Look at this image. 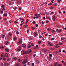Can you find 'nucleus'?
Listing matches in <instances>:
<instances>
[{
	"instance_id": "19",
	"label": "nucleus",
	"mask_w": 66,
	"mask_h": 66,
	"mask_svg": "<svg viewBox=\"0 0 66 66\" xmlns=\"http://www.w3.org/2000/svg\"><path fill=\"white\" fill-rule=\"evenodd\" d=\"M5 55L6 57H9V56H8V54H7V53L5 54Z\"/></svg>"
},
{
	"instance_id": "50",
	"label": "nucleus",
	"mask_w": 66,
	"mask_h": 66,
	"mask_svg": "<svg viewBox=\"0 0 66 66\" xmlns=\"http://www.w3.org/2000/svg\"><path fill=\"white\" fill-rule=\"evenodd\" d=\"M38 44H40V43H41V42L40 41V42H38Z\"/></svg>"
},
{
	"instance_id": "64",
	"label": "nucleus",
	"mask_w": 66,
	"mask_h": 66,
	"mask_svg": "<svg viewBox=\"0 0 66 66\" xmlns=\"http://www.w3.org/2000/svg\"><path fill=\"white\" fill-rule=\"evenodd\" d=\"M17 34H19V32L17 31Z\"/></svg>"
},
{
	"instance_id": "43",
	"label": "nucleus",
	"mask_w": 66,
	"mask_h": 66,
	"mask_svg": "<svg viewBox=\"0 0 66 66\" xmlns=\"http://www.w3.org/2000/svg\"><path fill=\"white\" fill-rule=\"evenodd\" d=\"M27 65H28L29 66L30 65V62H28L27 64Z\"/></svg>"
},
{
	"instance_id": "12",
	"label": "nucleus",
	"mask_w": 66,
	"mask_h": 66,
	"mask_svg": "<svg viewBox=\"0 0 66 66\" xmlns=\"http://www.w3.org/2000/svg\"><path fill=\"white\" fill-rule=\"evenodd\" d=\"M34 36H37V32H35L34 34Z\"/></svg>"
},
{
	"instance_id": "38",
	"label": "nucleus",
	"mask_w": 66,
	"mask_h": 66,
	"mask_svg": "<svg viewBox=\"0 0 66 66\" xmlns=\"http://www.w3.org/2000/svg\"><path fill=\"white\" fill-rule=\"evenodd\" d=\"M9 36H11L12 35V34L11 33H9Z\"/></svg>"
},
{
	"instance_id": "59",
	"label": "nucleus",
	"mask_w": 66,
	"mask_h": 66,
	"mask_svg": "<svg viewBox=\"0 0 66 66\" xmlns=\"http://www.w3.org/2000/svg\"><path fill=\"white\" fill-rule=\"evenodd\" d=\"M59 51L60 52H61L62 51V50H59Z\"/></svg>"
},
{
	"instance_id": "18",
	"label": "nucleus",
	"mask_w": 66,
	"mask_h": 66,
	"mask_svg": "<svg viewBox=\"0 0 66 66\" xmlns=\"http://www.w3.org/2000/svg\"><path fill=\"white\" fill-rule=\"evenodd\" d=\"M17 3H18V4H19V3H20V2L18 0H17Z\"/></svg>"
},
{
	"instance_id": "51",
	"label": "nucleus",
	"mask_w": 66,
	"mask_h": 66,
	"mask_svg": "<svg viewBox=\"0 0 66 66\" xmlns=\"http://www.w3.org/2000/svg\"><path fill=\"white\" fill-rule=\"evenodd\" d=\"M61 0H58V2L60 3V2H61Z\"/></svg>"
},
{
	"instance_id": "21",
	"label": "nucleus",
	"mask_w": 66,
	"mask_h": 66,
	"mask_svg": "<svg viewBox=\"0 0 66 66\" xmlns=\"http://www.w3.org/2000/svg\"><path fill=\"white\" fill-rule=\"evenodd\" d=\"M19 19L21 20H24V19L23 18H20Z\"/></svg>"
},
{
	"instance_id": "16",
	"label": "nucleus",
	"mask_w": 66,
	"mask_h": 66,
	"mask_svg": "<svg viewBox=\"0 0 66 66\" xmlns=\"http://www.w3.org/2000/svg\"><path fill=\"white\" fill-rule=\"evenodd\" d=\"M4 15L5 17H6L7 16V13H6L5 14H4Z\"/></svg>"
},
{
	"instance_id": "36",
	"label": "nucleus",
	"mask_w": 66,
	"mask_h": 66,
	"mask_svg": "<svg viewBox=\"0 0 66 66\" xmlns=\"http://www.w3.org/2000/svg\"><path fill=\"white\" fill-rule=\"evenodd\" d=\"M54 39H55V38H53L51 39V40H54Z\"/></svg>"
},
{
	"instance_id": "9",
	"label": "nucleus",
	"mask_w": 66,
	"mask_h": 66,
	"mask_svg": "<svg viewBox=\"0 0 66 66\" xmlns=\"http://www.w3.org/2000/svg\"><path fill=\"white\" fill-rule=\"evenodd\" d=\"M9 64H8L7 63H4V66H7L8 65H9Z\"/></svg>"
},
{
	"instance_id": "35",
	"label": "nucleus",
	"mask_w": 66,
	"mask_h": 66,
	"mask_svg": "<svg viewBox=\"0 0 66 66\" xmlns=\"http://www.w3.org/2000/svg\"><path fill=\"white\" fill-rule=\"evenodd\" d=\"M46 18H47L48 19H49L50 20V19L49 17H47Z\"/></svg>"
},
{
	"instance_id": "53",
	"label": "nucleus",
	"mask_w": 66,
	"mask_h": 66,
	"mask_svg": "<svg viewBox=\"0 0 66 66\" xmlns=\"http://www.w3.org/2000/svg\"><path fill=\"white\" fill-rule=\"evenodd\" d=\"M14 10H16L17 9V7H15L14 8Z\"/></svg>"
},
{
	"instance_id": "2",
	"label": "nucleus",
	"mask_w": 66,
	"mask_h": 66,
	"mask_svg": "<svg viewBox=\"0 0 66 66\" xmlns=\"http://www.w3.org/2000/svg\"><path fill=\"white\" fill-rule=\"evenodd\" d=\"M23 64H26L27 63H28V61L27 59L26 60V59H24L23 60Z\"/></svg>"
},
{
	"instance_id": "39",
	"label": "nucleus",
	"mask_w": 66,
	"mask_h": 66,
	"mask_svg": "<svg viewBox=\"0 0 66 66\" xmlns=\"http://www.w3.org/2000/svg\"><path fill=\"white\" fill-rule=\"evenodd\" d=\"M18 62H21V61L20 60V59H18Z\"/></svg>"
},
{
	"instance_id": "4",
	"label": "nucleus",
	"mask_w": 66,
	"mask_h": 66,
	"mask_svg": "<svg viewBox=\"0 0 66 66\" xmlns=\"http://www.w3.org/2000/svg\"><path fill=\"white\" fill-rule=\"evenodd\" d=\"M22 46L23 47V48H26L27 47V45H25V44H23L22 45Z\"/></svg>"
},
{
	"instance_id": "28",
	"label": "nucleus",
	"mask_w": 66,
	"mask_h": 66,
	"mask_svg": "<svg viewBox=\"0 0 66 66\" xmlns=\"http://www.w3.org/2000/svg\"><path fill=\"white\" fill-rule=\"evenodd\" d=\"M66 38H62L61 39V40H63L64 39H65Z\"/></svg>"
},
{
	"instance_id": "61",
	"label": "nucleus",
	"mask_w": 66,
	"mask_h": 66,
	"mask_svg": "<svg viewBox=\"0 0 66 66\" xmlns=\"http://www.w3.org/2000/svg\"><path fill=\"white\" fill-rule=\"evenodd\" d=\"M62 52H65V50H63Z\"/></svg>"
},
{
	"instance_id": "11",
	"label": "nucleus",
	"mask_w": 66,
	"mask_h": 66,
	"mask_svg": "<svg viewBox=\"0 0 66 66\" xmlns=\"http://www.w3.org/2000/svg\"><path fill=\"white\" fill-rule=\"evenodd\" d=\"M24 28H27L28 27V25H25L23 27Z\"/></svg>"
},
{
	"instance_id": "63",
	"label": "nucleus",
	"mask_w": 66,
	"mask_h": 66,
	"mask_svg": "<svg viewBox=\"0 0 66 66\" xmlns=\"http://www.w3.org/2000/svg\"><path fill=\"white\" fill-rule=\"evenodd\" d=\"M55 18V15H53V18Z\"/></svg>"
},
{
	"instance_id": "60",
	"label": "nucleus",
	"mask_w": 66,
	"mask_h": 66,
	"mask_svg": "<svg viewBox=\"0 0 66 66\" xmlns=\"http://www.w3.org/2000/svg\"><path fill=\"white\" fill-rule=\"evenodd\" d=\"M17 21V20H16V21H15L14 22V23H17V21Z\"/></svg>"
},
{
	"instance_id": "56",
	"label": "nucleus",
	"mask_w": 66,
	"mask_h": 66,
	"mask_svg": "<svg viewBox=\"0 0 66 66\" xmlns=\"http://www.w3.org/2000/svg\"><path fill=\"white\" fill-rule=\"evenodd\" d=\"M36 27H38V24H36Z\"/></svg>"
},
{
	"instance_id": "34",
	"label": "nucleus",
	"mask_w": 66,
	"mask_h": 66,
	"mask_svg": "<svg viewBox=\"0 0 66 66\" xmlns=\"http://www.w3.org/2000/svg\"><path fill=\"white\" fill-rule=\"evenodd\" d=\"M10 61V59H7V62H9V61Z\"/></svg>"
},
{
	"instance_id": "33",
	"label": "nucleus",
	"mask_w": 66,
	"mask_h": 66,
	"mask_svg": "<svg viewBox=\"0 0 66 66\" xmlns=\"http://www.w3.org/2000/svg\"><path fill=\"white\" fill-rule=\"evenodd\" d=\"M19 42L20 43H21L22 42V41H21V40H19Z\"/></svg>"
},
{
	"instance_id": "44",
	"label": "nucleus",
	"mask_w": 66,
	"mask_h": 66,
	"mask_svg": "<svg viewBox=\"0 0 66 66\" xmlns=\"http://www.w3.org/2000/svg\"><path fill=\"white\" fill-rule=\"evenodd\" d=\"M50 29H49V28H48L47 29V31H50Z\"/></svg>"
},
{
	"instance_id": "37",
	"label": "nucleus",
	"mask_w": 66,
	"mask_h": 66,
	"mask_svg": "<svg viewBox=\"0 0 66 66\" xmlns=\"http://www.w3.org/2000/svg\"><path fill=\"white\" fill-rule=\"evenodd\" d=\"M55 19H56V18H53V20H54V21H55Z\"/></svg>"
},
{
	"instance_id": "54",
	"label": "nucleus",
	"mask_w": 66,
	"mask_h": 66,
	"mask_svg": "<svg viewBox=\"0 0 66 66\" xmlns=\"http://www.w3.org/2000/svg\"><path fill=\"white\" fill-rule=\"evenodd\" d=\"M31 45L32 46H34V44H33V43H32L31 44Z\"/></svg>"
},
{
	"instance_id": "29",
	"label": "nucleus",
	"mask_w": 66,
	"mask_h": 66,
	"mask_svg": "<svg viewBox=\"0 0 66 66\" xmlns=\"http://www.w3.org/2000/svg\"><path fill=\"white\" fill-rule=\"evenodd\" d=\"M51 57H49V61H51V60H52Z\"/></svg>"
},
{
	"instance_id": "58",
	"label": "nucleus",
	"mask_w": 66,
	"mask_h": 66,
	"mask_svg": "<svg viewBox=\"0 0 66 66\" xmlns=\"http://www.w3.org/2000/svg\"><path fill=\"white\" fill-rule=\"evenodd\" d=\"M1 48H4V47H3V46H1Z\"/></svg>"
},
{
	"instance_id": "62",
	"label": "nucleus",
	"mask_w": 66,
	"mask_h": 66,
	"mask_svg": "<svg viewBox=\"0 0 66 66\" xmlns=\"http://www.w3.org/2000/svg\"><path fill=\"white\" fill-rule=\"evenodd\" d=\"M17 66H20V65L19 64H17Z\"/></svg>"
},
{
	"instance_id": "17",
	"label": "nucleus",
	"mask_w": 66,
	"mask_h": 66,
	"mask_svg": "<svg viewBox=\"0 0 66 66\" xmlns=\"http://www.w3.org/2000/svg\"><path fill=\"white\" fill-rule=\"evenodd\" d=\"M59 45H63V43H61L60 42H59Z\"/></svg>"
},
{
	"instance_id": "1",
	"label": "nucleus",
	"mask_w": 66,
	"mask_h": 66,
	"mask_svg": "<svg viewBox=\"0 0 66 66\" xmlns=\"http://www.w3.org/2000/svg\"><path fill=\"white\" fill-rule=\"evenodd\" d=\"M21 47H19L17 49V51L19 52L20 51H21Z\"/></svg>"
},
{
	"instance_id": "25",
	"label": "nucleus",
	"mask_w": 66,
	"mask_h": 66,
	"mask_svg": "<svg viewBox=\"0 0 66 66\" xmlns=\"http://www.w3.org/2000/svg\"><path fill=\"white\" fill-rule=\"evenodd\" d=\"M54 8V7H50V9H53V8Z\"/></svg>"
},
{
	"instance_id": "23",
	"label": "nucleus",
	"mask_w": 66,
	"mask_h": 66,
	"mask_svg": "<svg viewBox=\"0 0 66 66\" xmlns=\"http://www.w3.org/2000/svg\"><path fill=\"white\" fill-rule=\"evenodd\" d=\"M38 32H39V33H40V32H42V31L41 30H40V29H38Z\"/></svg>"
},
{
	"instance_id": "26",
	"label": "nucleus",
	"mask_w": 66,
	"mask_h": 66,
	"mask_svg": "<svg viewBox=\"0 0 66 66\" xmlns=\"http://www.w3.org/2000/svg\"><path fill=\"white\" fill-rule=\"evenodd\" d=\"M4 5H2V6H1V7L2 8H4Z\"/></svg>"
},
{
	"instance_id": "55",
	"label": "nucleus",
	"mask_w": 66,
	"mask_h": 66,
	"mask_svg": "<svg viewBox=\"0 0 66 66\" xmlns=\"http://www.w3.org/2000/svg\"><path fill=\"white\" fill-rule=\"evenodd\" d=\"M29 32V30L28 29L27 30V33H28V32Z\"/></svg>"
},
{
	"instance_id": "40",
	"label": "nucleus",
	"mask_w": 66,
	"mask_h": 66,
	"mask_svg": "<svg viewBox=\"0 0 66 66\" xmlns=\"http://www.w3.org/2000/svg\"><path fill=\"white\" fill-rule=\"evenodd\" d=\"M38 17H40V18H41V17H40V14H38Z\"/></svg>"
},
{
	"instance_id": "42",
	"label": "nucleus",
	"mask_w": 66,
	"mask_h": 66,
	"mask_svg": "<svg viewBox=\"0 0 66 66\" xmlns=\"http://www.w3.org/2000/svg\"><path fill=\"white\" fill-rule=\"evenodd\" d=\"M23 54H25V52L24 51H23Z\"/></svg>"
},
{
	"instance_id": "45",
	"label": "nucleus",
	"mask_w": 66,
	"mask_h": 66,
	"mask_svg": "<svg viewBox=\"0 0 66 66\" xmlns=\"http://www.w3.org/2000/svg\"><path fill=\"white\" fill-rule=\"evenodd\" d=\"M33 23L34 24H35V23H36V22L35 21H33Z\"/></svg>"
},
{
	"instance_id": "5",
	"label": "nucleus",
	"mask_w": 66,
	"mask_h": 66,
	"mask_svg": "<svg viewBox=\"0 0 66 66\" xmlns=\"http://www.w3.org/2000/svg\"><path fill=\"white\" fill-rule=\"evenodd\" d=\"M42 52H47V51H48V50H47L44 49L42 50Z\"/></svg>"
},
{
	"instance_id": "15",
	"label": "nucleus",
	"mask_w": 66,
	"mask_h": 66,
	"mask_svg": "<svg viewBox=\"0 0 66 66\" xmlns=\"http://www.w3.org/2000/svg\"><path fill=\"white\" fill-rule=\"evenodd\" d=\"M54 53H55V54H58V53H59V52H58V51H57L56 52H54Z\"/></svg>"
},
{
	"instance_id": "7",
	"label": "nucleus",
	"mask_w": 66,
	"mask_h": 66,
	"mask_svg": "<svg viewBox=\"0 0 66 66\" xmlns=\"http://www.w3.org/2000/svg\"><path fill=\"white\" fill-rule=\"evenodd\" d=\"M48 44L49 45V46H50V45L51 46H52V44H51V42H49V41H48Z\"/></svg>"
},
{
	"instance_id": "57",
	"label": "nucleus",
	"mask_w": 66,
	"mask_h": 66,
	"mask_svg": "<svg viewBox=\"0 0 66 66\" xmlns=\"http://www.w3.org/2000/svg\"><path fill=\"white\" fill-rule=\"evenodd\" d=\"M20 44H21V43L20 42H18V45H20Z\"/></svg>"
},
{
	"instance_id": "20",
	"label": "nucleus",
	"mask_w": 66,
	"mask_h": 66,
	"mask_svg": "<svg viewBox=\"0 0 66 66\" xmlns=\"http://www.w3.org/2000/svg\"><path fill=\"white\" fill-rule=\"evenodd\" d=\"M6 45H8L9 44V41H7L6 42Z\"/></svg>"
},
{
	"instance_id": "14",
	"label": "nucleus",
	"mask_w": 66,
	"mask_h": 66,
	"mask_svg": "<svg viewBox=\"0 0 66 66\" xmlns=\"http://www.w3.org/2000/svg\"><path fill=\"white\" fill-rule=\"evenodd\" d=\"M13 59L15 61H16V60H17V58L15 57H13Z\"/></svg>"
},
{
	"instance_id": "6",
	"label": "nucleus",
	"mask_w": 66,
	"mask_h": 66,
	"mask_svg": "<svg viewBox=\"0 0 66 66\" xmlns=\"http://www.w3.org/2000/svg\"><path fill=\"white\" fill-rule=\"evenodd\" d=\"M59 65V63L58 62H56L55 63V64L54 65V66H57V65Z\"/></svg>"
},
{
	"instance_id": "31",
	"label": "nucleus",
	"mask_w": 66,
	"mask_h": 66,
	"mask_svg": "<svg viewBox=\"0 0 66 66\" xmlns=\"http://www.w3.org/2000/svg\"><path fill=\"white\" fill-rule=\"evenodd\" d=\"M59 14H61V13H62V12L60 10H59Z\"/></svg>"
},
{
	"instance_id": "48",
	"label": "nucleus",
	"mask_w": 66,
	"mask_h": 66,
	"mask_svg": "<svg viewBox=\"0 0 66 66\" xmlns=\"http://www.w3.org/2000/svg\"><path fill=\"white\" fill-rule=\"evenodd\" d=\"M62 65V64H59L58 66H61Z\"/></svg>"
},
{
	"instance_id": "8",
	"label": "nucleus",
	"mask_w": 66,
	"mask_h": 66,
	"mask_svg": "<svg viewBox=\"0 0 66 66\" xmlns=\"http://www.w3.org/2000/svg\"><path fill=\"white\" fill-rule=\"evenodd\" d=\"M5 51L6 52H9V49L8 48H6L5 49Z\"/></svg>"
},
{
	"instance_id": "41",
	"label": "nucleus",
	"mask_w": 66,
	"mask_h": 66,
	"mask_svg": "<svg viewBox=\"0 0 66 66\" xmlns=\"http://www.w3.org/2000/svg\"><path fill=\"white\" fill-rule=\"evenodd\" d=\"M1 66H3V63H1Z\"/></svg>"
},
{
	"instance_id": "13",
	"label": "nucleus",
	"mask_w": 66,
	"mask_h": 66,
	"mask_svg": "<svg viewBox=\"0 0 66 66\" xmlns=\"http://www.w3.org/2000/svg\"><path fill=\"white\" fill-rule=\"evenodd\" d=\"M13 40H14V41H15L17 40V38H16V37H14L13 38Z\"/></svg>"
},
{
	"instance_id": "46",
	"label": "nucleus",
	"mask_w": 66,
	"mask_h": 66,
	"mask_svg": "<svg viewBox=\"0 0 66 66\" xmlns=\"http://www.w3.org/2000/svg\"><path fill=\"white\" fill-rule=\"evenodd\" d=\"M3 60H4V61H5L6 60V58H3Z\"/></svg>"
},
{
	"instance_id": "52",
	"label": "nucleus",
	"mask_w": 66,
	"mask_h": 66,
	"mask_svg": "<svg viewBox=\"0 0 66 66\" xmlns=\"http://www.w3.org/2000/svg\"><path fill=\"white\" fill-rule=\"evenodd\" d=\"M36 63H38H38H39V61L38 60H37L36 61Z\"/></svg>"
},
{
	"instance_id": "24",
	"label": "nucleus",
	"mask_w": 66,
	"mask_h": 66,
	"mask_svg": "<svg viewBox=\"0 0 66 66\" xmlns=\"http://www.w3.org/2000/svg\"><path fill=\"white\" fill-rule=\"evenodd\" d=\"M52 54H49V56H50V57H52Z\"/></svg>"
},
{
	"instance_id": "27",
	"label": "nucleus",
	"mask_w": 66,
	"mask_h": 66,
	"mask_svg": "<svg viewBox=\"0 0 66 66\" xmlns=\"http://www.w3.org/2000/svg\"><path fill=\"white\" fill-rule=\"evenodd\" d=\"M62 30L61 29H59L58 30V32L60 33V32H61Z\"/></svg>"
},
{
	"instance_id": "30",
	"label": "nucleus",
	"mask_w": 66,
	"mask_h": 66,
	"mask_svg": "<svg viewBox=\"0 0 66 66\" xmlns=\"http://www.w3.org/2000/svg\"><path fill=\"white\" fill-rule=\"evenodd\" d=\"M31 47H32L31 46V45H29L28 46V48H31Z\"/></svg>"
},
{
	"instance_id": "10",
	"label": "nucleus",
	"mask_w": 66,
	"mask_h": 66,
	"mask_svg": "<svg viewBox=\"0 0 66 66\" xmlns=\"http://www.w3.org/2000/svg\"><path fill=\"white\" fill-rule=\"evenodd\" d=\"M2 38H4L5 37V35H3V34L2 35Z\"/></svg>"
},
{
	"instance_id": "32",
	"label": "nucleus",
	"mask_w": 66,
	"mask_h": 66,
	"mask_svg": "<svg viewBox=\"0 0 66 66\" xmlns=\"http://www.w3.org/2000/svg\"><path fill=\"white\" fill-rule=\"evenodd\" d=\"M1 56L2 57H4V55H3L1 54Z\"/></svg>"
},
{
	"instance_id": "47",
	"label": "nucleus",
	"mask_w": 66,
	"mask_h": 66,
	"mask_svg": "<svg viewBox=\"0 0 66 66\" xmlns=\"http://www.w3.org/2000/svg\"><path fill=\"white\" fill-rule=\"evenodd\" d=\"M32 66H34V63H32Z\"/></svg>"
},
{
	"instance_id": "49",
	"label": "nucleus",
	"mask_w": 66,
	"mask_h": 66,
	"mask_svg": "<svg viewBox=\"0 0 66 66\" xmlns=\"http://www.w3.org/2000/svg\"><path fill=\"white\" fill-rule=\"evenodd\" d=\"M63 65L64 66H66V63H64Z\"/></svg>"
},
{
	"instance_id": "22",
	"label": "nucleus",
	"mask_w": 66,
	"mask_h": 66,
	"mask_svg": "<svg viewBox=\"0 0 66 66\" xmlns=\"http://www.w3.org/2000/svg\"><path fill=\"white\" fill-rule=\"evenodd\" d=\"M50 49L51 50H54V48H50Z\"/></svg>"
},
{
	"instance_id": "3",
	"label": "nucleus",
	"mask_w": 66,
	"mask_h": 66,
	"mask_svg": "<svg viewBox=\"0 0 66 66\" xmlns=\"http://www.w3.org/2000/svg\"><path fill=\"white\" fill-rule=\"evenodd\" d=\"M27 52V53L28 54L30 53H31L32 52V50H31V49L29 50H28Z\"/></svg>"
}]
</instances>
